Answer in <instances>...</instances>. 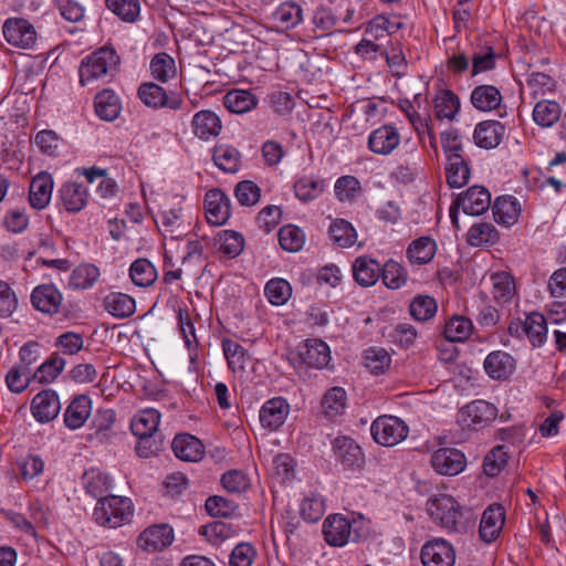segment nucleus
<instances>
[{
  "label": "nucleus",
  "mask_w": 566,
  "mask_h": 566,
  "mask_svg": "<svg viewBox=\"0 0 566 566\" xmlns=\"http://www.w3.org/2000/svg\"><path fill=\"white\" fill-rule=\"evenodd\" d=\"M323 535L328 545L342 547L348 542H358L365 537L367 535V526L361 518L332 514L323 523Z\"/></svg>",
  "instance_id": "1"
},
{
  "label": "nucleus",
  "mask_w": 566,
  "mask_h": 566,
  "mask_svg": "<svg viewBox=\"0 0 566 566\" xmlns=\"http://www.w3.org/2000/svg\"><path fill=\"white\" fill-rule=\"evenodd\" d=\"M119 63L120 57L114 49L99 48L82 60L78 67L80 84L85 86L104 76L113 77L118 71Z\"/></svg>",
  "instance_id": "2"
},
{
  "label": "nucleus",
  "mask_w": 566,
  "mask_h": 566,
  "mask_svg": "<svg viewBox=\"0 0 566 566\" xmlns=\"http://www.w3.org/2000/svg\"><path fill=\"white\" fill-rule=\"evenodd\" d=\"M426 510L430 518L449 532H462L465 530V521L462 507L449 494L440 493L428 499Z\"/></svg>",
  "instance_id": "3"
},
{
  "label": "nucleus",
  "mask_w": 566,
  "mask_h": 566,
  "mask_svg": "<svg viewBox=\"0 0 566 566\" xmlns=\"http://www.w3.org/2000/svg\"><path fill=\"white\" fill-rule=\"evenodd\" d=\"M132 501L127 497L109 495L99 499L94 509L93 517L96 523L116 528L128 523L133 516Z\"/></svg>",
  "instance_id": "4"
},
{
  "label": "nucleus",
  "mask_w": 566,
  "mask_h": 566,
  "mask_svg": "<svg viewBox=\"0 0 566 566\" xmlns=\"http://www.w3.org/2000/svg\"><path fill=\"white\" fill-rule=\"evenodd\" d=\"M294 367L307 366L322 369L331 361L328 345L321 339H306L289 354Z\"/></svg>",
  "instance_id": "5"
},
{
  "label": "nucleus",
  "mask_w": 566,
  "mask_h": 566,
  "mask_svg": "<svg viewBox=\"0 0 566 566\" xmlns=\"http://www.w3.org/2000/svg\"><path fill=\"white\" fill-rule=\"evenodd\" d=\"M370 432L377 443L394 447L407 438L409 428L400 418L385 415L371 423Z\"/></svg>",
  "instance_id": "6"
},
{
  "label": "nucleus",
  "mask_w": 566,
  "mask_h": 566,
  "mask_svg": "<svg viewBox=\"0 0 566 566\" xmlns=\"http://www.w3.org/2000/svg\"><path fill=\"white\" fill-rule=\"evenodd\" d=\"M139 99L154 109H180L184 105L181 95L177 92L167 93L164 87L153 82L142 83L137 90Z\"/></svg>",
  "instance_id": "7"
},
{
  "label": "nucleus",
  "mask_w": 566,
  "mask_h": 566,
  "mask_svg": "<svg viewBox=\"0 0 566 566\" xmlns=\"http://www.w3.org/2000/svg\"><path fill=\"white\" fill-rule=\"evenodd\" d=\"M497 409L485 400H473L460 409L458 422L463 427L476 430L495 420Z\"/></svg>",
  "instance_id": "8"
},
{
  "label": "nucleus",
  "mask_w": 566,
  "mask_h": 566,
  "mask_svg": "<svg viewBox=\"0 0 566 566\" xmlns=\"http://www.w3.org/2000/svg\"><path fill=\"white\" fill-rule=\"evenodd\" d=\"M547 319L539 313H531L524 322H512L509 326V333L515 337L525 335L533 346H542L546 342Z\"/></svg>",
  "instance_id": "9"
},
{
  "label": "nucleus",
  "mask_w": 566,
  "mask_h": 566,
  "mask_svg": "<svg viewBox=\"0 0 566 566\" xmlns=\"http://www.w3.org/2000/svg\"><path fill=\"white\" fill-rule=\"evenodd\" d=\"M420 559L423 566H454L455 549L444 538H432L422 545Z\"/></svg>",
  "instance_id": "10"
},
{
  "label": "nucleus",
  "mask_w": 566,
  "mask_h": 566,
  "mask_svg": "<svg viewBox=\"0 0 566 566\" xmlns=\"http://www.w3.org/2000/svg\"><path fill=\"white\" fill-rule=\"evenodd\" d=\"M7 42L21 49H30L35 44L36 33L33 25L25 19H8L3 24Z\"/></svg>",
  "instance_id": "11"
},
{
  "label": "nucleus",
  "mask_w": 566,
  "mask_h": 566,
  "mask_svg": "<svg viewBox=\"0 0 566 566\" xmlns=\"http://www.w3.org/2000/svg\"><path fill=\"white\" fill-rule=\"evenodd\" d=\"M430 462L437 473L450 476L461 473L467 465L464 454L454 448H441L434 451Z\"/></svg>",
  "instance_id": "12"
},
{
  "label": "nucleus",
  "mask_w": 566,
  "mask_h": 566,
  "mask_svg": "<svg viewBox=\"0 0 566 566\" xmlns=\"http://www.w3.org/2000/svg\"><path fill=\"white\" fill-rule=\"evenodd\" d=\"M174 530L168 524H155L144 530L137 539L139 548L146 552L161 551L171 545Z\"/></svg>",
  "instance_id": "13"
},
{
  "label": "nucleus",
  "mask_w": 566,
  "mask_h": 566,
  "mask_svg": "<svg viewBox=\"0 0 566 566\" xmlns=\"http://www.w3.org/2000/svg\"><path fill=\"white\" fill-rule=\"evenodd\" d=\"M206 216L209 223L223 224L231 216V203L227 195L220 189H211L205 198Z\"/></svg>",
  "instance_id": "14"
},
{
  "label": "nucleus",
  "mask_w": 566,
  "mask_h": 566,
  "mask_svg": "<svg viewBox=\"0 0 566 566\" xmlns=\"http://www.w3.org/2000/svg\"><path fill=\"white\" fill-rule=\"evenodd\" d=\"M400 144V134L392 125H382L369 134L368 149L376 154L390 155Z\"/></svg>",
  "instance_id": "15"
},
{
  "label": "nucleus",
  "mask_w": 566,
  "mask_h": 566,
  "mask_svg": "<svg viewBox=\"0 0 566 566\" xmlns=\"http://www.w3.org/2000/svg\"><path fill=\"white\" fill-rule=\"evenodd\" d=\"M457 206H461L465 214L480 216L490 208L491 193L485 187L472 186L457 197Z\"/></svg>",
  "instance_id": "16"
},
{
  "label": "nucleus",
  "mask_w": 566,
  "mask_h": 566,
  "mask_svg": "<svg viewBox=\"0 0 566 566\" xmlns=\"http://www.w3.org/2000/svg\"><path fill=\"white\" fill-rule=\"evenodd\" d=\"M333 452L345 469L360 468L364 463L361 449L352 438L337 437L333 441Z\"/></svg>",
  "instance_id": "17"
},
{
  "label": "nucleus",
  "mask_w": 566,
  "mask_h": 566,
  "mask_svg": "<svg viewBox=\"0 0 566 566\" xmlns=\"http://www.w3.org/2000/svg\"><path fill=\"white\" fill-rule=\"evenodd\" d=\"M289 412L290 405L284 398H272L261 407L260 422L263 428L275 431L284 423Z\"/></svg>",
  "instance_id": "18"
},
{
  "label": "nucleus",
  "mask_w": 566,
  "mask_h": 566,
  "mask_svg": "<svg viewBox=\"0 0 566 566\" xmlns=\"http://www.w3.org/2000/svg\"><path fill=\"white\" fill-rule=\"evenodd\" d=\"M505 522V511L501 504H492L485 509L480 522V536L485 543L495 541Z\"/></svg>",
  "instance_id": "19"
},
{
  "label": "nucleus",
  "mask_w": 566,
  "mask_h": 566,
  "mask_svg": "<svg viewBox=\"0 0 566 566\" xmlns=\"http://www.w3.org/2000/svg\"><path fill=\"white\" fill-rule=\"evenodd\" d=\"M59 396L53 390H43L34 396L31 402V411L39 422H49L60 412Z\"/></svg>",
  "instance_id": "20"
},
{
  "label": "nucleus",
  "mask_w": 566,
  "mask_h": 566,
  "mask_svg": "<svg viewBox=\"0 0 566 566\" xmlns=\"http://www.w3.org/2000/svg\"><path fill=\"white\" fill-rule=\"evenodd\" d=\"M483 367L490 378L505 380L515 369V359L504 350H494L485 357Z\"/></svg>",
  "instance_id": "21"
},
{
  "label": "nucleus",
  "mask_w": 566,
  "mask_h": 566,
  "mask_svg": "<svg viewBox=\"0 0 566 566\" xmlns=\"http://www.w3.org/2000/svg\"><path fill=\"white\" fill-rule=\"evenodd\" d=\"M505 134V127L497 120H483L475 126L473 138L476 146L484 149L497 147Z\"/></svg>",
  "instance_id": "22"
},
{
  "label": "nucleus",
  "mask_w": 566,
  "mask_h": 566,
  "mask_svg": "<svg viewBox=\"0 0 566 566\" xmlns=\"http://www.w3.org/2000/svg\"><path fill=\"white\" fill-rule=\"evenodd\" d=\"M503 101L500 90L494 85L481 84L475 86L470 96L472 106L480 112L497 109Z\"/></svg>",
  "instance_id": "23"
},
{
  "label": "nucleus",
  "mask_w": 566,
  "mask_h": 566,
  "mask_svg": "<svg viewBox=\"0 0 566 566\" xmlns=\"http://www.w3.org/2000/svg\"><path fill=\"white\" fill-rule=\"evenodd\" d=\"M175 455L184 461L196 462L202 458L203 446L199 439L189 433L178 434L171 443Z\"/></svg>",
  "instance_id": "24"
},
{
  "label": "nucleus",
  "mask_w": 566,
  "mask_h": 566,
  "mask_svg": "<svg viewBox=\"0 0 566 566\" xmlns=\"http://www.w3.org/2000/svg\"><path fill=\"white\" fill-rule=\"evenodd\" d=\"M191 125L195 135L203 140L218 136L222 128L220 117L209 109L196 113Z\"/></svg>",
  "instance_id": "25"
},
{
  "label": "nucleus",
  "mask_w": 566,
  "mask_h": 566,
  "mask_svg": "<svg viewBox=\"0 0 566 566\" xmlns=\"http://www.w3.org/2000/svg\"><path fill=\"white\" fill-rule=\"evenodd\" d=\"M492 213L499 224L511 227L518 219L521 206L513 196L497 197L492 206Z\"/></svg>",
  "instance_id": "26"
},
{
  "label": "nucleus",
  "mask_w": 566,
  "mask_h": 566,
  "mask_svg": "<svg viewBox=\"0 0 566 566\" xmlns=\"http://www.w3.org/2000/svg\"><path fill=\"white\" fill-rule=\"evenodd\" d=\"M94 108L101 119L113 122L119 116L122 104L118 95L113 90L105 88L96 94Z\"/></svg>",
  "instance_id": "27"
},
{
  "label": "nucleus",
  "mask_w": 566,
  "mask_h": 566,
  "mask_svg": "<svg viewBox=\"0 0 566 566\" xmlns=\"http://www.w3.org/2000/svg\"><path fill=\"white\" fill-rule=\"evenodd\" d=\"M31 302L38 311L53 314L57 312L62 296L54 285H40L33 290Z\"/></svg>",
  "instance_id": "28"
},
{
  "label": "nucleus",
  "mask_w": 566,
  "mask_h": 566,
  "mask_svg": "<svg viewBox=\"0 0 566 566\" xmlns=\"http://www.w3.org/2000/svg\"><path fill=\"white\" fill-rule=\"evenodd\" d=\"M103 306L107 313L116 318H127L136 311L135 300L120 292L107 294L103 300Z\"/></svg>",
  "instance_id": "29"
},
{
  "label": "nucleus",
  "mask_w": 566,
  "mask_h": 566,
  "mask_svg": "<svg viewBox=\"0 0 566 566\" xmlns=\"http://www.w3.org/2000/svg\"><path fill=\"white\" fill-rule=\"evenodd\" d=\"M380 264L370 258L359 256L353 264V276L360 286H371L380 279Z\"/></svg>",
  "instance_id": "30"
},
{
  "label": "nucleus",
  "mask_w": 566,
  "mask_h": 566,
  "mask_svg": "<svg viewBox=\"0 0 566 566\" xmlns=\"http://www.w3.org/2000/svg\"><path fill=\"white\" fill-rule=\"evenodd\" d=\"M160 422V413L156 409L140 410L130 422V430L136 437L154 436Z\"/></svg>",
  "instance_id": "31"
},
{
  "label": "nucleus",
  "mask_w": 566,
  "mask_h": 566,
  "mask_svg": "<svg viewBox=\"0 0 566 566\" xmlns=\"http://www.w3.org/2000/svg\"><path fill=\"white\" fill-rule=\"evenodd\" d=\"M224 107L234 114H244L258 105V98L250 91L232 90L223 96Z\"/></svg>",
  "instance_id": "32"
},
{
  "label": "nucleus",
  "mask_w": 566,
  "mask_h": 566,
  "mask_svg": "<svg viewBox=\"0 0 566 566\" xmlns=\"http://www.w3.org/2000/svg\"><path fill=\"white\" fill-rule=\"evenodd\" d=\"M471 170L468 160L462 157H451L446 164L447 182L451 188H461L470 180Z\"/></svg>",
  "instance_id": "33"
},
{
  "label": "nucleus",
  "mask_w": 566,
  "mask_h": 566,
  "mask_svg": "<svg viewBox=\"0 0 566 566\" xmlns=\"http://www.w3.org/2000/svg\"><path fill=\"white\" fill-rule=\"evenodd\" d=\"M52 181L45 174L34 177L30 185L29 201L35 209H43L51 199Z\"/></svg>",
  "instance_id": "34"
},
{
  "label": "nucleus",
  "mask_w": 566,
  "mask_h": 566,
  "mask_svg": "<svg viewBox=\"0 0 566 566\" xmlns=\"http://www.w3.org/2000/svg\"><path fill=\"white\" fill-rule=\"evenodd\" d=\"M81 483L88 495L98 500L104 499V494L109 490L108 476L94 468L83 473Z\"/></svg>",
  "instance_id": "35"
},
{
  "label": "nucleus",
  "mask_w": 566,
  "mask_h": 566,
  "mask_svg": "<svg viewBox=\"0 0 566 566\" xmlns=\"http://www.w3.org/2000/svg\"><path fill=\"white\" fill-rule=\"evenodd\" d=\"M433 104L436 116L439 119H454L461 107L460 98L450 90L440 91L436 95Z\"/></svg>",
  "instance_id": "36"
},
{
  "label": "nucleus",
  "mask_w": 566,
  "mask_h": 566,
  "mask_svg": "<svg viewBox=\"0 0 566 566\" xmlns=\"http://www.w3.org/2000/svg\"><path fill=\"white\" fill-rule=\"evenodd\" d=\"M562 114L559 104L555 101L543 99L535 104L533 108V119L541 127H552L555 125Z\"/></svg>",
  "instance_id": "37"
},
{
  "label": "nucleus",
  "mask_w": 566,
  "mask_h": 566,
  "mask_svg": "<svg viewBox=\"0 0 566 566\" xmlns=\"http://www.w3.org/2000/svg\"><path fill=\"white\" fill-rule=\"evenodd\" d=\"M213 161L224 172L234 174L240 169L241 154L230 145H217L213 149Z\"/></svg>",
  "instance_id": "38"
},
{
  "label": "nucleus",
  "mask_w": 566,
  "mask_h": 566,
  "mask_svg": "<svg viewBox=\"0 0 566 566\" xmlns=\"http://www.w3.org/2000/svg\"><path fill=\"white\" fill-rule=\"evenodd\" d=\"M150 73L154 78L166 83L177 74L175 60L166 52L157 53L150 61Z\"/></svg>",
  "instance_id": "39"
},
{
  "label": "nucleus",
  "mask_w": 566,
  "mask_h": 566,
  "mask_svg": "<svg viewBox=\"0 0 566 566\" xmlns=\"http://www.w3.org/2000/svg\"><path fill=\"white\" fill-rule=\"evenodd\" d=\"M302 13V8L296 2L287 1L277 7L273 18L280 28L289 30L301 23Z\"/></svg>",
  "instance_id": "40"
},
{
  "label": "nucleus",
  "mask_w": 566,
  "mask_h": 566,
  "mask_svg": "<svg viewBox=\"0 0 566 566\" xmlns=\"http://www.w3.org/2000/svg\"><path fill=\"white\" fill-rule=\"evenodd\" d=\"M436 254V242L428 238L422 237L412 241L407 250V255L410 262L417 264H426L432 260Z\"/></svg>",
  "instance_id": "41"
},
{
  "label": "nucleus",
  "mask_w": 566,
  "mask_h": 566,
  "mask_svg": "<svg viewBox=\"0 0 566 566\" xmlns=\"http://www.w3.org/2000/svg\"><path fill=\"white\" fill-rule=\"evenodd\" d=\"M133 283L140 287L150 286L157 277L155 266L146 259H137L129 268Z\"/></svg>",
  "instance_id": "42"
},
{
  "label": "nucleus",
  "mask_w": 566,
  "mask_h": 566,
  "mask_svg": "<svg viewBox=\"0 0 566 566\" xmlns=\"http://www.w3.org/2000/svg\"><path fill=\"white\" fill-rule=\"evenodd\" d=\"M325 182L322 179L304 176L294 184L295 196L303 202H308L322 195Z\"/></svg>",
  "instance_id": "43"
},
{
  "label": "nucleus",
  "mask_w": 566,
  "mask_h": 566,
  "mask_svg": "<svg viewBox=\"0 0 566 566\" xmlns=\"http://www.w3.org/2000/svg\"><path fill=\"white\" fill-rule=\"evenodd\" d=\"M334 191L339 201L353 202L363 193V188L356 177L346 175L336 180Z\"/></svg>",
  "instance_id": "44"
},
{
  "label": "nucleus",
  "mask_w": 566,
  "mask_h": 566,
  "mask_svg": "<svg viewBox=\"0 0 566 566\" xmlns=\"http://www.w3.org/2000/svg\"><path fill=\"white\" fill-rule=\"evenodd\" d=\"M65 365L66 360L55 353L38 367L32 377L41 384L51 382L62 373Z\"/></svg>",
  "instance_id": "45"
},
{
  "label": "nucleus",
  "mask_w": 566,
  "mask_h": 566,
  "mask_svg": "<svg viewBox=\"0 0 566 566\" xmlns=\"http://www.w3.org/2000/svg\"><path fill=\"white\" fill-rule=\"evenodd\" d=\"M332 241L340 248L352 247L356 241V231L352 223L344 219H336L329 226Z\"/></svg>",
  "instance_id": "46"
},
{
  "label": "nucleus",
  "mask_w": 566,
  "mask_h": 566,
  "mask_svg": "<svg viewBox=\"0 0 566 566\" xmlns=\"http://www.w3.org/2000/svg\"><path fill=\"white\" fill-rule=\"evenodd\" d=\"M101 276L99 269L93 263H82L73 269V290H88Z\"/></svg>",
  "instance_id": "47"
},
{
  "label": "nucleus",
  "mask_w": 566,
  "mask_h": 566,
  "mask_svg": "<svg viewBox=\"0 0 566 566\" xmlns=\"http://www.w3.org/2000/svg\"><path fill=\"white\" fill-rule=\"evenodd\" d=\"M472 322L463 316H454L444 326L443 335L450 342H464L472 333Z\"/></svg>",
  "instance_id": "48"
},
{
  "label": "nucleus",
  "mask_w": 566,
  "mask_h": 566,
  "mask_svg": "<svg viewBox=\"0 0 566 566\" xmlns=\"http://www.w3.org/2000/svg\"><path fill=\"white\" fill-rule=\"evenodd\" d=\"M346 392L340 387L331 388L322 399L323 413L333 419L340 415L345 409Z\"/></svg>",
  "instance_id": "49"
},
{
  "label": "nucleus",
  "mask_w": 566,
  "mask_h": 566,
  "mask_svg": "<svg viewBox=\"0 0 566 566\" xmlns=\"http://www.w3.org/2000/svg\"><path fill=\"white\" fill-rule=\"evenodd\" d=\"M467 240L473 247L493 244L499 240V232L493 224L481 222L470 228Z\"/></svg>",
  "instance_id": "50"
},
{
  "label": "nucleus",
  "mask_w": 566,
  "mask_h": 566,
  "mask_svg": "<svg viewBox=\"0 0 566 566\" xmlns=\"http://www.w3.org/2000/svg\"><path fill=\"white\" fill-rule=\"evenodd\" d=\"M325 513L324 500L319 494L306 495L300 504V514L308 523H316Z\"/></svg>",
  "instance_id": "51"
},
{
  "label": "nucleus",
  "mask_w": 566,
  "mask_h": 566,
  "mask_svg": "<svg viewBox=\"0 0 566 566\" xmlns=\"http://www.w3.org/2000/svg\"><path fill=\"white\" fill-rule=\"evenodd\" d=\"M279 242L283 250L287 252H298L305 243V235L302 229L289 224L280 229Z\"/></svg>",
  "instance_id": "52"
},
{
  "label": "nucleus",
  "mask_w": 566,
  "mask_h": 566,
  "mask_svg": "<svg viewBox=\"0 0 566 566\" xmlns=\"http://www.w3.org/2000/svg\"><path fill=\"white\" fill-rule=\"evenodd\" d=\"M380 277L388 289L397 290L407 282V272L401 264L389 260L381 268Z\"/></svg>",
  "instance_id": "53"
},
{
  "label": "nucleus",
  "mask_w": 566,
  "mask_h": 566,
  "mask_svg": "<svg viewBox=\"0 0 566 566\" xmlns=\"http://www.w3.org/2000/svg\"><path fill=\"white\" fill-rule=\"evenodd\" d=\"M437 302L429 295H417L410 303V315L419 322H424L433 317L437 313Z\"/></svg>",
  "instance_id": "54"
},
{
  "label": "nucleus",
  "mask_w": 566,
  "mask_h": 566,
  "mask_svg": "<svg viewBox=\"0 0 566 566\" xmlns=\"http://www.w3.org/2000/svg\"><path fill=\"white\" fill-rule=\"evenodd\" d=\"M269 302L273 305H283L291 296L290 283L283 279L270 280L264 289Z\"/></svg>",
  "instance_id": "55"
},
{
  "label": "nucleus",
  "mask_w": 566,
  "mask_h": 566,
  "mask_svg": "<svg viewBox=\"0 0 566 566\" xmlns=\"http://www.w3.org/2000/svg\"><path fill=\"white\" fill-rule=\"evenodd\" d=\"M205 507L213 517H231L238 510V505L233 501L219 495L209 496Z\"/></svg>",
  "instance_id": "56"
},
{
  "label": "nucleus",
  "mask_w": 566,
  "mask_h": 566,
  "mask_svg": "<svg viewBox=\"0 0 566 566\" xmlns=\"http://www.w3.org/2000/svg\"><path fill=\"white\" fill-rule=\"evenodd\" d=\"M106 7L126 22H134L140 10L138 0H106Z\"/></svg>",
  "instance_id": "57"
},
{
  "label": "nucleus",
  "mask_w": 566,
  "mask_h": 566,
  "mask_svg": "<svg viewBox=\"0 0 566 566\" xmlns=\"http://www.w3.org/2000/svg\"><path fill=\"white\" fill-rule=\"evenodd\" d=\"M507 452L504 447H494L484 458L483 470L488 476H496L507 463Z\"/></svg>",
  "instance_id": "58"
},
{
  "label": "nucleus",
  "mask_w": 566,
  "mask_h": 566,
  "mask_svg": "<svg viewBox=\"0 0 566 566\" xmlns=\"http://www.w3.org/2000/svg\"><path fill=\"white\" fill-rule=\"evenodd\" d=\"M391 358L386 349L371 347L365 352V366L373 374H381L389 367Z\"/></svg>",
  "instance_id": "59"
},
{
  "label": "nucleus",
  "mask_w": 566,
  "mask_h": 566,
  "mask_svg": "<svg viewBox=\"0 0 566 566\" xmlns=\"http://www.w3.org/2000/svg\"><path fill=\"white\" fill-rule=\"evenodd\" d=\"M86 354L88 355L87 361L80 363V360H76L73 364V381L77 384L93 382L97 376L95 368L96 357L92 352H86Z\"/></svg>",
  "instance_id": "60"
},
{
  "label": "nucleus",
  "mask_w": 566,
  "mask_h": 566,
  "mask_svg": "<svg viewBox=\"0 0 566 566\" xmlns=\"http://www.w3.org/2000/svg\"><path fill=\"white\" fill-rule=\"evenodd\" d=\"M441 147L447 160L451 157H462L463 145L458 129L449 128L441 133Z\"/></svg>",
  "instance_id": "61"
},
{
  "label": "nucleus",
  "mask_w": 566,
  "mask_h": 566,
  "mask_svg": "<svg viewBox=\"0 0 566 566\" xmlns=\"http://www.w3.org/2000/svg\"><path fill=\"white\" fill-rule=\"evenodd\" d=\"M528 87L533 90V95H545L555 91V80L546 73L532 72L526 78Z\"/></svg>",
  "instance_id": "62"
},
{
  "label": "nucleus",
  "mask_w": 566,
  "mask_h": 566,
  "mask_svg": "<svg viewBox=\"0 0 566 566\" xmlns=\"http://www.w3.org/2000/svg\"><path fill=\"white\" fill-rule=\"evenodd\" d=\"M30 380L31 370L24 369L21 366L11 368L6 376L7 386L14 394L22 392L29 386Z\"/></svg>",
  "instance_id": "63"
},
{
  "label": "nucleus",
  "mask_w": 566,
  "mask_h": 566,
  "mask_svg": "<svg viewBox=\"0 0 566 566\" xmlns=\"http://www.w3.org/2000/svg\"><path fill=\"white\" fill-rule=\"evenodd\" d=\"M256 556V551L252 544L248 542L239 543L234 546L230 554V566H251Z\"/></svg>",
  "instance_id": "64"
}]
</instances>
